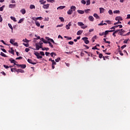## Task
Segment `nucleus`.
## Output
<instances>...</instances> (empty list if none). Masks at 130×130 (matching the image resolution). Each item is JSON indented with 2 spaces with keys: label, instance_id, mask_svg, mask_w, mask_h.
<instances>
[{
  "label": "nucleus",
  "instance_id": "nucleus-62",
  "mask_svg": "<svg viewBox=\"0 0 130 130\" xmlns=\"http://www.w3.org/2000/svg\"><path fill=\"white\" fill-rule=\"evenodd\" d=\"M47 2H49V3H54V0H47Z\"/></svg>",
  "mask_w": 130,
  "mask_h": 130
},
{
  "label": "nucleus",
  "instance_id": "nucleus-49",
  "mask_svg": "<svg viewBox=\"0 0 130 130\" xmlns=\"http://www.w3.org/2000/svg\"><path fill=\"white\" fill-rule=\"evenodd\" d=\"M38 44L40 46L42 47V44H43V43H42V42H41V41H40L39 43H38Z\"/></svg>",
  "mask_w": 130,
  "mask_h": 130
},
{
  "label": "nucleus",
  "instance_id": "nucleus-3",
  "mask_svg": "<svg viewBox=\"0 0 130 130\" xmlns=\"http://www.w3.org/2000/svg\"><path fill=\"white\" fill-rule=\"evenodd\" d=\"M82 40L84 41V43H85V44H89V43H90V42L88 40V38L87 37L83 38Z\"/></svg>",
  "mask_w": 130,
  "mask_h": 130
},
{
  "label": "nucleus",
  "instance_id": "nucleus-42",
  "mask_svg": "<svg viewBox=\"0 0 130 130\" xmlns=\"http://www.w3.org/2000/svg\"><path fill=\"white\" fill-rule=\"evenodd\" d=\"M118 24H121V22L118 21V22L114 23V25H118Z\"/></svg>",
  "mask_w": 130,
  "mask_h": 130
},
{
  "label": "nucleus",
  "instance_id": "nucleus-4",
  "mask_svg": "<svg viewBox=\"0 0 130 130\" xmlns=\"http://www.w3.org/2000/svg\"><path fill=\"white\" fill-rule=\"evenodd\" d=\"M34 54L37 56L38 59H39V58H42V56H40L38 52H35Z\"/></svg>",
  "mask_w": 130,
  "mask_h": 130
},
{
  "label": "nucleus",
  "instance_id": "nucleus-44",
  "mask_svg": "<svg viewBox=\"0 0 130 130\" xmlns=\"http://www.w3.org/2000/svg\"><path fill=\"white\" fill-rule=\"evenodd\" d=\"M81 3L83 5H86V1L85 0H81Z\"/></svg>",
  "mask_w": 130,
  "mask_h": 130
},
{
  "label": "nucleus",
  "instance_id": "nucleus-6",
  "mask_svg": "<svg viewBox=\"0 0 130 130\" xmlns=\"http://www.w3.org/2000/svg\"><path fill=\"white\" fill-rule=\"evenodd\" d=\"M72 25V22H70L68 24L66 25V29L67 30H70V27H71V25Z\"/></svg>",
  "mask_w": 130,
  "mask_h": 130
},
{
  "label": "nucleus",
  "instance_id": "nucleus-34",
  "mask_svg": "<svg viewBox=\"0 0 130 130\" xmlns=\"http://www.w3.org/2000/svg\"><path fill=\"white\" fill-rule=\"evenodd\" d=\"M48 43L49 44V46L51 47V48H53V45H52L50 42H48Z\"/></svg>",
  "mask_w": 130,
  "mask_h": 130
},
{
  "label": "nucleus",
  "instance_id": "nucleus-56",
  "mask_svg": "<svg viewBox=\"0 0 130 130\" xmlns=\"http://www.w3.org/2000/svg\"><path fill=\"white\" fill-rule=\"evenodd\" d=\"M119 54L121 55V56H123V53L121 52V51L119 50Z\"/></svg>",
  "mask_w": 130,
  "mask_h": 130
},
{
  "label": "nucleus",
  "instance_id": "nucleus-32",
  "mask_svg": "<svg viewBox=\"0 0 130 130\" xmlns=\"http://www.w3.org/2000/svg\"><path fill=\"white\" fill-rule=\"evenodd\" d=\"M23 21H24V18L20 19L18 21V24H21V23H22V22H23Z\"/></svg>",
  "mask_w": 130,
  "mask_h": 130
},
{
  "label": "nucleus",
  "instance_id": "nucleus-13",
  "mask_svg": "<svg viewBox=\"0 0 130 130\" xmlns=\"http://www.w3.org/2000/svg\"><path fill=\"white\" fill-rule=\"evenodd\" d=\"M100 14H103V13H104V12H105V9H104V8H100Z\"/></svg>",
  "mask_w": 130,
  "mask_h": 130
},
{
  "label": "nucleus",
  "instance_id": "nucleus-43",
  "mask_svg": "<svg viewBox=\"0 0 130 130\" xmlns=\"http://www.w3.org/2000/svg\"><path fill=\"white\" fill-rule=\"evenodd\" d=\"M59 60H60V58L58 57L57 59H55V62H58V61H59Z\"/></svg>",
  "mask_w": 130,
  "mask_h": 130
},
{
  "label": "nucleus",
  "instance_id": "nucleus-39",
  "mask_svg": "<svg viewBox=\"0 0 130 130\" xmlns=\"http://www.w3.org/2000/svg\"><path fill=\"white\" fill-rule=\"evenodd\" d=\"M108 13H109V15H112L113 14V12H112V10H109L108 11Z\"/></svg>",
  "mask_w": 130,
  "mask_h": 130
},
{
  "label": "nucleus",
  "instance_id": "nucleus-59",
  "mask_svg": "<svg viewBox=\"0 0 130 130\" xmlns=\"http://www.w3.org/2000/svg\"><path fill=\"white\" fill-rule=\"evenodd\" d=\"M126 46V45H124L122 46L121 47V49H123V48H125V47Z\"/></svg>",
  "mask_w": 130,
  "mask_h": 130
},
{
  "label": "nucleus",
  "instance_id": "nucleus-41",
  "mask_svg": "<svg viewBox=\"0 0 130 130\" xmlns=\"http://www.w3.org/2000/svg\"><path fill=\"white\" fill-rule=\"evenodd\" d=\"M105 22H106V23L109 24L110 25L111 24V21H110V20H106V21H105Z\"/></svg>",
  "mask_w": 130,
  "mask_h": 130
},
{
  "label": "nucleus",
  "instance_id": "nucleus-63",
  "mask_svg": "<svg viewBox=\"0 0 130 130\" xmlns=\"http://www.w3.org/2000/svg\"><path fill=\"white\" fill-rule=\"evenodd\" d=\"M128 41V39L127 40H125L123 42V43L126 44L127 43Z\"/></svg>",
  "mask_w": 130,
  "mask_h": 130
},
{
  "label": "nucleus",
  "instance_id": "nucleus-24",
  "mask_svg": "<svg viewBox=\"0 0 130 130\" xmlns=\"http://www.w3.org/2000/svg\"><path fill=\"white\" fill-rule=\"evenodd\" d=\"M64 8H66V6H59L57 8V9L58 10V9H59V10H63Z\"/></svg>",
  "mask_w": 130,
  "mask_h": 130
},
{
  "label": "nucleus",
  "instance_id": "nucleus-57",
  "mask_svg": "<svg viewBox=\"0 0 130 130\" xmlns=\"http://www.w3.org/2000/svg\"><path fill=\"white\" fill-rule=\"evenodd\" d=\"M105 33V35H107V34H108V33H109V30H106L105 32H104Z\"/></svg>",
  "mask_w": 130,
  "mask_h": 130
},
{
  "label": "nucleus",
  "instance_id": "nucleus-51",
  "mask_svg": "<svg viewBox=\"0 0 130 130\" xmlns=\"http://www.w3.org/2000/svg\"><path fill=\"white\" fill-rule=\"evenodd\" d=\"M11 51H10V53L12 54H14V50H13V48H11Z\"/></svg>",
  "mask_w": 130,
  "mask_h": 130
},
{
  "label": "nucleus",
  "instance_id": "nucleus-7",
  "mask_svg": "<svg viewBox=\"0 0 130 130\" xmlns=\"http://www.w3.org/2000/svg\"><path fill=\"white\" fill-rule=\"evenodd\" d=\"M118 26H119V28H122V25H118L114 26H113L111 28V29H114L113 30L115 29V28L118 27Z\"/></svg>",
  "mask_w": 130,
  "mask_h": 130
},
{
  "label": "nucleus",
  "instance_id": "nucleus-10",
  "mask_svg": "<svg viewBox=\"0 0 130 130\" xmlns=\"http://www.w3.org/2000/svg\"><path fill=\"white\" fill-rule=\"evenodd\" d=\"M46 39H47V40H48V41H50L51 42H52V43H54V44H55V43L54 42V41L52 39H50L48 37H46Z\"/></svg>",
  "mask_w": 130,
  "mask_h": 130
},
{
  "label": "nucleus",
  "instance_id": "nucleus-27",
  "mask_svg": "<svg viewBox=\"0 0 130 130\" xmlns=\"http://www.w3.org/2000/svg\"><path fill=\"white\" fill-rule=\"evenodd\" d=\"M29 9H30L31 10L35 9V6H34V5H30L29 6Z\"/></svg>",
  "mask_w": 130,
  "mask_h": 130
},
{
  "label": "nucleus",
  "instance_id": "nucleus-26",
  "mask_svg": "<svg viewBox=\"0 0 130 130\" xmlns=\"http://www.w3.org/2000/svg\"><path fill=\"white\" fill-rule=\"evenodd\" d=\"M90 11H91V10H90V9H85L84 10L85 13H86V14H88V13H89V12H90Z\"/></svg>",
  "mask_w": 130,
  "mask_h": 130
},
{
  "label": "nucleus",
  "instance_id": "nucleus-9",
  "mask_svg": "<svg viewBox=\"0 0 130 130\" xmlns=\"http://www.w3.org/2000/svg\"><path fill=\"white\" fill-rule=\"evenodd\" d=\"M27 61L29 63H31V64H36V62L32 61V59H28Z\"/></svg>",
  "mask_w": 130,
  "mask_h": 130
},
{
  "label": "nucleus",
  "instance_id": "nucleus-54",
  "mask_svg": "<svg viewBox=\"0 0 130 130\" xmlns=\"http://www.w3.org/2000/svg\"><path fill=\"white\" fill-rule=\"evenodd\" d=\"M1 42H2V43L4 44L5 45H7V43H6V42H5V41H4V40H2L1 41Z\"/></svg>",
  "mask_w": 130,
  "mask_h": 130
},
{
  "label": "nucleus",
  "instance_id": "nucleus-15",
  "mask_svg": "<svg viewBox=\"0 0 130 130\" xmlns=\"http://www.w3.org/2000/svg\"><path fill=\"white\" fill-rule=\"evenodd\" d=\"M16 7V4H10L9 5V8L10 9H13V8H15Z\"/></svg>",
  "mask_w": 130,
  "mask_h": 130
},
{
  "label": "nucleus",
  "instance_id": "nucleus-60",
  "mask_svg": "<svg viewBox=\"0 0 130 130\" xmlns=\"http://www.w3.org/2000/svg\"><path fill=\"white\" fill-rule=\"evenodd\" d=\"M62 26H63V24H61L60 25H58L56 26L57 28H58V27H62Z\"/></svg>",
  "mask_w": 130,
  "mask_h": 130
},
{
  "label": "nucleus",
  "instance_id": "nucleus-20",
  "mask_svg": "<svg viewBox=\"0 0 130 130\" xmlns=\"http://www.w3.org/2000/svg\"><path fill=\"white\" fill-rule=\"evenodd\" d=\"M67 14L68 15H72V14H73V11L72 10V9H70L68 12H67Z\"/></svg>",
  "mask_w": 130,
  "mask_h": 130
},
{
  "label": "nucleus",
  "instance_id": "nucleus-17",
  "mask_svg": "<svg viewBox=\"0 0 130 130\" xmlns=\"http://www.w3.org/2000/svg\"><path fill=\"white\" fill-rule=\"evenodd\" d=\"M20 12L22 13V15H25V14H26V10L24 9H21Z\"/></svg>",
  "mask_w": 130,
  "mask_h": 130
},
{
  "label": "nucleus",
  "instance_id": "nucleus-36",
  "mask_svg": "<svg viewBox=\"0 0 130 130\" xmlns=\"http://www.w3.org/2000/svg\"><path fill=\"white\" fill-rule=\"evenodd\" d=\"M50 55L52 57H53V55H56V54H55V53L54 52H52L51 53Z\"/></svg>",
  "mask_w": 130,
  "mask_h": 130
},
{
  "label": "nucleus",
  "instance_id": "nucleus-29",
  "mask_svg": "<svg viewBox=\"0 0 130 130\" xmlns=\"http://www.w3.org/2000/svg\"><path fill=\"white\" fill-rule=\"evenodd\" d=\"M82 33H83V30H79L77 33V35H81Z\"/></svg>",
  "mask_w": 130,
  "mask_h": 130
},
{
  "label": "nucleus",
  "instance_id": "nucleus-25",
  "mask_svg": "<svg viewBox=\"0 0 130 130\" xmlns=\"http://www.w3.org/2000/svg\"><path fill=\"white\" fill-rule=\"evenodd\" d=\"M35 24H36V26H37L38 27H40V23L38 22V21H36Z\"/></svg>",
  "mask_w": 130,
  "mask_h": 130
},
{
  "label": "nucleus",
  "instance_id": "nucleus-58",
  "mask_svg": "<svg viewBox=\"0 0 130 130\" xmlns=\"http://www.w3.org/2000/svg\"><path fill=\"white\" fill-rule=\"evenodd\" d=\"M69 44L70 45H73V44H74V42L73 41H70L69 42Z\"/></svg>",
  "mask_w": 130,
  "mask_h": 130
},
{
  "label": "nucleus",
  "instance_id": "nucleus-50",
  "mask_svg": "<svg viewBox=\"0 0 130 130\" xmlns=\"http://www.w3.org/2000/svg\"><path fill=\"white\" fill-rule=\"evenodd\" d=\"M16 59L17 60V59H23V57L22 56H19L18 57H17L16 58Z\"/></svg>",
  "mask_w": 130,
  "mask_h": 130
},
{
  "label": "nucleus",
  "instance_id": "nucleus-16",
  "mask_svg": "<svg viewBox=\"0 0 130 130\" xmlns=\"http://www.w3.org/2000/svg\"><path fill=\"white\" fill-rule=\"evenodd\" d=\"M77 12L79 14H81V15H83V14L85 13V11H84L83 10H77Z\"/></svg>",
  "mask_w": 130,
  "mask_h": 130
},
{
  "label": "nucleus",
  "instance_id": "nucleus-38",
  "mask_svg": "<svg viewBox=\"0 0 130 130\" xmlns=\"http://www.w3.org/2000/svg\"><path fill=\"white\" fill-rule=\"evenodd\" d=\"M10 42L11 44H13L14 43V42H15V40H14L13 39H10Z\"/></svg>",
  "mask_w": 130,
  "mask_h": 130
},
{
  "label": "nucleus",
  "instance_id": "nucleus-55",
  "mask_svg": "<svg viewBox=\"0 0 130 130\" xmlns=\"http://www.w3.org/2000/svg\"><path fill=\"white\" fill-rule=\"evenodd\" d=\"M12 44H13V45H14V46H18V43H17V42H15Z\"/></svg>",
  "mask_w": 130,
  "mask_h": 130
},
{
  "label": "nucleus",
  "instance_id": "nucleus-31",
  "mask_svg": "<svg viewBox=\"0 0 130 130\" xmlns=\"http://www.w3.org/2000/svg\"><path fill=\"white\" fill-rule=\"evenodd\" d=\"M59 20H60L61 22H64V19L63 17H59Z\"/></svg>",
  "mask_w": 130,
  "mask_h": 130
},
{
  "label": "nucleus",
  "instance_id": "nucleus-64",
  "mask_svg": "<svg viewBox=\"0 0 130 130\" xmlns=\"http://www.w3.org/2000/svg\"><path fill=\"white\" fill-rule=\"evenodd\" d=\"M126 19H130V14H128V15H127Z\"/></svg>",
  "mask_w": 130,
  "mask_h": 130
},
{
  "label": "nucleus",
  "instance_id": "nucleus-33",
  "mask_svg": "<svg viewBox=\"0 0 130 130\" xmlns=\"http://www.w3.org/2000/svg\"><path fill=\"white\" fill-rule=\"evenodd\" d=\"M23 42H25L26 43H28L29 42V40H28L27 39H23L22 40Z\"/></svg>",
  "mask_w": 130,
  "mask_h": 130
},
{
  "label": "nucleus",
  "instance_id": "nucleus-23",
  "mask_svg": "<svg viewBox=\"0 0 130 130\" xmlns=\"http://www.w3.org/2000/svg\"><path fill=\"white\" fill-rule=\"evenodd\" d=\"M1 55H2V56H4V57H8V56H7L5 53H4V52H1Z\"/></svg>",
  "mask_w": 130,
  "mask_h": 130
},
{
  "label": "nucleus",
  "instance_id": "nucleus-2",
  "mask_svg": "<svg viewBox=\"0 0 130 130\" xmlns=\"http://www.w3.org/2000/svg\"><path fill=\"white\" fill-rule=\"evenodd\" d=\"M99 57L100 58H102V57H103L104 60H106L105 57H106V58H107V59H109V58H108V57H109L108 56H103V54H102V53H100V54H99Z\"/></svg>",
  "mask_w": 130,
  "mask_h": 130
},
{
  "label": "nucleus",
  "instance_id": "nucleus-22",
  "mask_svg": "<svg viewBox=\"0 0 130 130\" xmlns=\"http://www.w3.org/2000/svg\"><path fill=\"white\" fill-rule=\"evenodd\" d=\"M76 6H72L71 7V10H72V11H76Z\"/></svg>",
  "mask_w": 130,
  "mask_h": 130
},
{
  "label": "nucleus",
  "instance_id": "nucleus-19",
  "mask_svg": "<svg viewBox=\"0 0 130 130\" xmlns=\"http://www.w3.org/2000/svg\"><path fill=\"white\" fill-rule=\"evenodd\" d=\"M78 26H80V27H82V26H84V23H83V22H78Z\"/></svg>",
  "mask_w": 130,
  "mask_h": 130
},
{
  "label": "nucleus",
  "instance_id": "nucleus-28",
  "mask_svg": "<svg viewBox=\"0 0 130 130\" xmlns=\"http://www.w3.org/2000/svg\"><path fill=\"white\" fill-rule=\"evenodd\" d=\"M8 26H9V28H10V29H11V31L13 32V26H12V24H11V23H9Z\"/></svg>",
  "mask_w": 130,
  "mask_h": 130
},
{
  "label": "nucleus",
  "instance_id": "nucleus-46",
  "mask_svg": "<svg viewBox=\"0 0 130 130\" xmlns=\"http://www.w3.org/2000/svg\"><path fill=\"white\" fill-rule=\"evenodd\" d=\"M40 54H41L43 56H44V55H45V54H44V52L43 51H41L40 52Z\"/></svg>",
  "mask_w": 130,
  "mask_h": 130
},
{
  "label": "nucleus",
  "instance_id": "nucleus-8",
  "mask_svg": "<svg viewBox=\"0 0 130 130\" xmlns=\"http://www.w3.org/2000/svg\"><path fill=\"white\" fill-rule=\"evenodd\" d=\"M36 47L37 50H39L40 48H42V46H40L38 44H36Z\"/></svg>",
  "mask_w": 130,
  "mask_h": 130
},
{
  "label": "nucleus",
  "instance_id": "nucleus-5",
  "mask_svg": "<svg viewBox=\"0 0 130 130\" xmlns=\"http://www.w3.org/2000/svg\"><path fill=\"white\" fill-rule=\"evenodd\" d=\"M11 63H14V64H17V63H18L17 61H16V60H15V59H13V58H10L9 59Z\"/></svg>",
  "mask_w": 130,
  "mask_h": 130
},
{
  "label": "nucleus",
  "instance_id": "nucleus-37",
  "mask_svg": "<svg viewBox=\"0 0 130 130\" xmlns=\"http://www.w3.org/2000/svg\"><path fill=\"white\" fill-rule=\"evenodd\" d=\"M20 67L21 68V69H25V68H26V64H21V66H20Z\"/></svg>",
  "mask_w": 130,
  "mask_h": 130
},
{
  "label": "nucleus",
  "instance_id": "nucleus-14",
  "mask_svg": "<svg viewBox=\"0 0 130 130\" xmlns=\"http://www.w3.org/2000/svg\"><path fill=\"white\" fill-rule=\"evenodd\" d=\"M43 8V9H46V10H47V9L49 8V4L44 5Z\"/></svg>",
  "mask_w": 130,
  "mask_h": 130
},
{
  "label": "nucleus",
  "instance_id": "nucleus-12",
  "mask_svg": "<svg viewBox=\"0 0 130 130\" xmlns=\"http://www.w3.org/2000/svg\"><path fill=\"white\" fill-rule=\"evenodd\" d=\"M88 20H89L91 22L94 21V17L92 16H90L88 17Z\"/></svg>",
  "mask_w": 130,
  "mask_h": 130
},
{
  "label": "nucleus",
  "instance_id": "nucleus-47",
  "mask_svg": "<svg viewBox=\"0 0 130 130\" xmlns=\"http://www.w3.org/2000/svg\"><path fill=\"white\" fill-rule=\"evenodd\" d=\"M92 49H93V50L96 49L97 50H99V49H98V48H97V47L96 46H95L94 47H92Z\"/></svg>",
  "mask_w": 130,
  "mask_h": 130
},
{
  "label": "nucleus",
  "instance_id": "nucleus-30",
  "mask_svg": "<svg viewBox=\"0 0 130 130\" xmlns=\"http://www.w3.org/2000/svg\"><path fill=\"white\" fill-rule=\"evenodd\" d=\"M114 14H119L120 11L119 10H116L113 12Z\"/></svg>",
  "mask_w": 130,
  "mask_h": 130
},
{
  "label": "nucleus",
  "instance_id": "nucleus-35",
  "mask_svg": "<svg viewBox=\"0 0 130 130\" xmlns=\"http://www.w3.org/2000/svg\"><path fill=\"white\" fill-rule=\"evenodd\" d=\"M36 20H43V18H42V17H37L35 18Z\"/></svg>",
  "mask_w": 130,
  "mask_h": 130
},
{
  "label": "nucleus",
  "instance_id": "nucleus-52",
  "mask_svg": "<svg viewBox=\"0 0 130 130\" xmlns=\"http://www.w3.org/2000/svg\"><path fill=\"white\" fill-rule=\"evenodd\" d=\"M29 51H30V49H29V48H25V51L26 52H29Z\"/></svg>",
  "mask_w": 130,
  "mask_h": 130
},
{
  "label": "nucleus",
  "instance_id": "nucleus-40",
  "mask_svg": "<svg viewBox=\"0 0 130 130\" xmlns=\"http://www.w3.org/2000/svg\"><path fill=\"white\" fill-rule=\"evenodd\" d=\"M23 45H24V46H25V47H29V44L27 43H23Z\"/></svg>",
  "mask_w": 130,
  "mask_h": 130
},
{
  "label": "nucleus",
  "instance_id": "nucleus-1",
  "mask_svg": "<svg viewBox=\"0 0 130 130\" xmlns=\"http://www.w3.org/2000/svg\"><path fill=\"white\" fill-rule=\"evenodd\" d=\"M14 71H15V72H17V74H18L19 73H24V70H22L21 69H17V68H11V72H14Z\"/></svg>",
  "mask_w": 130,
  "mask_h": 130
},
{
  "label": "nucleus",
  "instance_id": "nucleus-21",
  "mask_svg": "<svg viewBox=\"0 0 130 130\" xmlns=\"http://www.w3.org/2000/svg\"><path fill=\"white\" fill-rule=\"evenodd\" d=\"M10 18L11 19V20H12L13 21H14V22H17V20H16V18L14 16H11Z\"/></svg>",
  "mask_w": 130,
  "mask_h": 130
},
{
  "label": "nucleus",
  "instance_id": "nucleus-48",
  "mask_svg": "<svg viewBox=\"0 0 130 130\" xmlns=\"http://www.w3.org/2000/svg\"><path fill=\"white\" fill-rule=\"evenodd\" d=\"M52 64L53 66H55V65H56V62H55V61H54V60L52 61Z\"/></svg>",
  "mask_w": 130,
  "mask_h": 130
},
{
  "label": "nucleus",
  "instance_id": "nucleus-11",
  "mask_svg": "<svg viewBox=\"0 0 130 130\" xmlns=\"http://www.w3.org/2000/svg\"><path fill=\"white\" fill-rule=\"evenodd\" d=\"M116 21H122V18L120 16H117L115 18Z\"/></svg>",
  "mask_w": 130,
  "mask_h": 130
},
{
  "label": "nucleus",
  "instance_id": "nucleus-53",
  "mask_svg": "<svg viewBox=\"0 0 130 130\" xmlns=\"http://www.w3.org/2000/svg\"><path fill=\"white\" fill-rule=\"evenodd\" d=\"M3 66H4V68H5V69H9V68L8 66L6 64H4Z\"/></svg>",
  "mask_w": 130,
  "mask_h": 130
},
{
  "label": "nucleus",
  "instance_id": "nucleus-61",
  "mask_svg": "<svg viewBox=\"0 0 130 130\" xmlns=\"http://www.w3.org/2000/svg\"><path fill=\"white\" fill-rule=\"evenodd\" d=\"M118 34H119V35H120L121 36H123V35L122 34V31L119 32Z\"/></svg>",
  "mask_w": 130,
  "mask_h": 130
},
{
  "label": "nucleus",
  "instance_id": "nucleus-45",
  "mask_svg": "<svg viewBox=\"0 0 130 130\" xmlns=\"http://www.w3.org/2000/svg\"><path fill=\"white\" fill-rule=\"evenodd\" d=\"M90 5V0H87L86 1V6H89Z\"/></svg>",
  "mask_w": 130,
  "mask_h": 130
},
{
  "label": "nucleus",
  "instance_id": "nucleus-18",
  "mask_svg": "<svg viewBox=\"0 0 130 130\" xmlns=\"http://www.w3.org/2000/svg\"><path fill=\"white\" fill-rule=\"evenodd\" d=\"M93 17H94V18H96V19H100V16H98V14L94 13L93 14Z\"/></svg>",
  "mask_w": 130,
  "mask_h": 130
}]
</instances>
